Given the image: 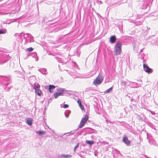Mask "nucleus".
Returning <instances> with one entry per match:
<instances>
[{"label":"nucleus","mask_w":158,"mask_h":158,"mask_svg":"<svg viewBox=\"0 0 158 158\" xmlns=\"http://www.w3.org/2000/svg\"><path fill=\"white\" fill-rule=\"evenodd\" d=\"M143 68L145 71L147 73H151L152 72V69L149 68L148 66L146 65L144 63L143 64Z\"/></svg>","instance_id":"4"},{"label":"nucleus","mask_w":158,"mask_h":158,"mask_svg":"<svg viewBox=\"0 0 158 158\" xmlns=\"http://www.w3.org/2000/svg\"><path fill=\"white\" fill-rule=\"evenodd\" d=\"M79 143H78L77 144L75 147L74 149V151L75 152L76 151V148L78 147V146H79Z\"/></svg>","instance_id":"18"},{"label":"nucleus","mask_w":158,"mask_h":158,"mask_svg":"<svg viewBox=\"0 0 158 158\" xmlns=\"http://www.w3.org/2000/svg\"><path fill=\"white\" fill-rule=\"evenodd\" d=\"M69 107V105L67 104H65L63 106V108H67Z\"/></svg>","instance_id":"20"},{"label":"nucleus","mask_w":158,"mask_h":158,"mask_svg":"<svg viewBox=\"0 0 158 158\" xmlns=\"http://www.w3.org/2000/svg\"><path fill=\"white\" fill-rule=\"evenodd\" d=\"M63 156L65 158H68L69 157H71V156L70 155H63Z\"/></svg>","instance_id":"19"},{"label":"nucleus","mask_w":158,"mask_h":158,"mask_svg":"<svg viewBox=\"0 0 158 158\" xmlns=\"http://www.w3.org/2000/svg\"><path fill=\"white\" fill-rule=\"evenodd\" d=\"M112 87H110V88H109L107 90L105 91V93H108L112 90Z\"/></svg>","instance_id":"16"},{"label":"nucleus","mask_w":158,"mask_h":158,"mask_svg":"<svg viewBox=\"0 0 158 158\" xmlns=\"http://www.w3.org/2000/svg\"><path fill=\"white\" fill-rule=\"evenodd\" d=\"M103 80V78L102 77L100 76V75H99L94 81L93 83L94 85H97L101 83Z\"/></svg>","instance_id":"2"},{"label":"nucleus","mask_w":158,"mask_h":158,"mask_svg":"<svg viewBox=\"0 0 158 158\" xmlns=\"http://www.w3.org/2000/svg\"><path fill=\"white\" fill-rule=\"evenodd\" d=\"M36 133L40 135H41L44 134L46 132L44 131H36Z\"/></svg>","instance_id":"12"},{"label":"nucleus","mask_w":158,"mask_h":158,"mask_svg":"<svg viewBox=\"0 0 158 158\" xmlns=\"http://www.w3.org/2000/svg\"><path fill=\"white\" fill-rule=\"evenodd\" d=\"M85 123L81 120L78 127L79 128L82 127L85 124Z\"/></svg>","instance_id":"13"},{"label":"nucleus","mask_w":158,"mask_h":158,"mask_svg":"<svg viewBox=\"0 0 158 158\" xmlns=\"http://www.w3.org/2000/svg\"><path fill=\"white\" fill-rule=\"evenodd\" d=\"M86 143L91 145L94 143V141H89L86 140L85 141Z\"/></svg>","instance_id":"14"},{"label":"nucleus","mask_w":158,"mask_h":158,"mask_svg":"<svg viewBox=\"0 0 158 158\" xmlns=\"http://www.w3.org/2000/svg\"><path fill=\"white\" fill-rule=\"evenodd\" d=\"M123 142L127 145H129L130 144V141L128 139L127 137L126 136H124L123 137Z\"/></svg>","instance_id":"5"},{"label":"nucleus","mask_w":158,"mask_h":158,"mask_svg":"<svg viewBox=\"0 0 158 158\" xmlns=\"http://www.w3.org/2000/svg\"><path fill=\"white\" fill-rule=\"evenodd\" d=\"M122 44L119 42H117L114 46V51L115 54L118 55L120 54L121 52Z\"/></svg>","instance_id":"1"},{"label":"nucleus","mask_w":158,"mask_h":158,"mask_svg":"<svg viewBox=\"0 0 158 158\" xmlns=\"http://www.w3.org/2000/svg\"><path fill=\"white\" fill-rule=\"evenodd\" d=\"M110 42L111 43H114L116 41V37L114 35L111 36L110 38Z\"/></svg>","instance_id":"6"},{"label":"nucleus","mask_w":158,"mask_h":158,"mask_svg":"<svg viewBox=\"0 0 158 158\" xmlns=\"http://www.w3.org/2000/svg\"><path fill=\"white\" fill-rule=\"evenodd\" d=\"M35 92L39 96L41 95L42 94V91L40 89L35 90Z\"/></svg>","instance_id":"11"},{"label":"nucleus","mask_w":158,"mask_h":158,"mask_svg":"<svg viewBox=\"0 0 158 158\" xmlns=\"http://www.w3.org/2000/svg\"><path fill=\"white\" fill-rule=\"evenodd\" d=\"M89 118V116L88 115H86L84 117L82 118L81 120V121H82L83 122H84L85 123H86L88 120Z\"/></svg>","instance_id":"9"},{"label":"nucleus","mask_w":158,"mask_h":158,"mask_svg":"<svg viewBox=\"0 0 158 158\" xmlns=\"http://www.w3.org/2000/svg\"><path fill=\"white\" fill-rule=\"evenodd\" d=\"M63 90L60 89L58 92H56L53 94V96L55 98H56L58 96L60 95H63Z\"/></svg>","instance_id":"3"},{"label":"nucleus","mask_w":158,"mask_h":158,"mask_svg":"<svg viewBox=\"0 0 158 158\" xmlns=\"http://www.w3.org/2000/svg\"><path fill=\"white\" fill-rule=\"evenodd\" d=\"M55 88V86L54 85H49L48 90L50 93H52L53 92V91L52 90L54 89Z\"/></svg>","instance_id":"8"},{"label":"nucleus","mask_w":158,"mask_h":158,"mask_svg":"<svg viewBox=\"0 0 158 158\" xmlns=\"http://www.w3.org/2000/svg\"><path fill=\"white\" fill-rule=\"evenodd\" d=\"M40 87V86L39 84H37V85H35V86L34 87V89L35 90L39 89Z\"/></svg>","instance_id":"15"},{"label":"nucleus","mask_w":158,"mask_h":158,"mask_svg":"<svg viewBox=\"0 0 158 158\" xmlns=\"http://www.w3.org/2000/svg\"><path fill=\"white\" fill-rule=\"evenodd\" d=\"M33 50V49L31 47L28 48L27 49V51L28 52H31Z\"/></svg>","instance_id":"17"},{"label":"nucleus","mask_w":158,"mask_h":158,"mask_svg":"<svg viewBox=\"0 0 158 158\" xmlns=\"http://www.w3.org/2000/svg\"><path fill=\"white\" fill-rule=\"evenodd\" d=\"M77 102L78 103V105H79L80 108H81V109L82 110H85L84 107V106L82 105L81 102L80 101V100L79 99H78L77 101Z\"/></svg>","instance_id":"7"},{"label":"nucleus","mask_w":158,"mask_h":158,"mask_svg":"<svg viewBox=\"0 0 158 158\" xmlns=\"http://www.w3.org/2000/svg\"><path fill=\"white\" fill-rule=\"evenodd\" d=\"M32 120L30 118H27V119L26 122L29 125L31 126L32 124Z\"/></svg>","instance_id":"10"},{"label":"nucleus","mask_w":158,"mask_h":158,"mask_svg":"<svg viewBox=\"0 0 158 158\" xmlns=\"http://www.w3.org/2000/svg\"><path fill=\"white\" fill-rule=\"evenodd\" d=\"M3 31H2L0 30V34H3Z\"/></svg>","instance_id":"21"}]
</instances>
